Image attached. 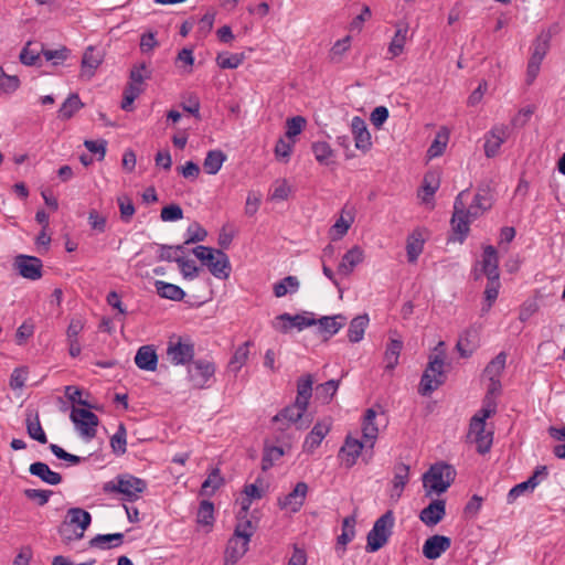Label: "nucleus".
<instances>
[{
	"label": "nucleus",
	"instance_id": "1",
	"mask_svg": "<svg viewBox=\"0 0 565 565\" xmlns=\"http://www.w3.org/2000/svg\"><path fill=\"white\" fill-rule=\"evenodd\" d=\"M468 190L461 191L454 203V214L451 218L452 230L460 237V242L469 233V225L472 220L479 217L483 212L491 207V202L486 195L476 194L473 202L466 207L465 199L468 196Z\"/></svg>",
	"mask_w": 565,
	"mask_h": 565
},
{
	"label": "nucleus",
	"instance_id": "2",
	"mask_svg": "<svg viewBox=\"0 0 565 565\" xmlns=\"http://www.w3.org/2000/svg\"><path fill=\"white\" fill-rule=\"evenodd\" d=\"M443 344L439 342L435 348V353L429 356L428 365L422 376L418 392L424 396L437 390L446 380L445 358L444 353L439 351Z\"/></svg>",
	"mask_w": 565,
	"mask_h": 565
},
{
	"label": "nucleus",
	"instance_id": "3",
	"mask_svg": "<svg viewBox=\"0 0 565 565\" xmlns=\"http://www.w3.org/2000/svg\"><path fill=\"white\" fill-rule=\"evenodd\" d=\"M192 253L215 278L227 279L230 277L231 263L223 250L199 245L192 249Z\"/></svg>",
	"mask_w": 565,
	"mask_h": 565
},
{
	"label": "nucleus",
	"instance_id": "4",
	"mask_svg": "<svg viewBox=\"0 0 565 565\" xmlns=\"http://www.w3.org/2000/svg\"><path fill=\"white\" fill-rule=\"evenodd\" d=\"M146 489L147 482L143 479L128 473L117 476L103 486L104 492L119 493L122 495V500L130 502L138 500Z\"/></svg>",
	"mask_w": 565,
	"mask_h": 565
},
{
	"label": "nucleus",
	"instance_id": "5",
	"mask_svg": "<svg viewBox=\"0 0 565 565\" xmlns=\"http://www.w3.org/2000/svg\"><path fill=\"white\" fill-rule=\"evenodd\" d=\"M455 478V470L445 463L434 465L423 476L426 495L440 494L447 491Z\"/></svg>",
	"mask_w": 565,
	"mask_h": 565
},
{
	"label": "nucleus",
	"instance_id": "6",
	"mask_svg": "<svg viewBox=\"0 0 565 565\" xmlns=\"http://www.w3.org/2000/svg\"><path fill=\"white\" fill-rule=\"evenodd\" d=\"M394 522V513L391 510L386 511L375 521L372 530L367 534V552H376L387 543L388 537L392 534Z\"/></svg>",
	"mask_w": 565,
	"mask_h": 565
},
{
	"label": "nucleus",
	"instance_id": "7",
	"mask_svg": "<svg viewBox=\"0 0 565 565\" xmlns=\"http://www.w3.org/2000/svg\"><path fill=\"white\" fill-rule=\"evenodd\" d=\"M214 374L215 365L211 361L200 359L188 365V380L193 388L209 387Z\"/></svg>",
	"mask_w": 565,
	"mask_h": 565
},
{
	"label": "nucleus",
	"instance_id": "8",
	"mask_svg": "<svg viewBox=\"0 0 565 565\" xmlns=\"http://www.w3.org/2000/svg\"><path fill=\"white\" fill-rule=\"evenodd\" d=\"M273 328L281 333L289 332L292 328L301 331L305 328L317 324L315 315L312 312H303L291 316L289 313H281L273 321Z\"/></svg>",
	"mask_w": 565,
	"mask_h": 565
},
{
	"label": "nucleus",
	"instance_id": "9",
	"mask_svg": "<svg viewBox=\"0 0 565 565\" xmlns=\"http://www.w3.org/2000/svg\"><path fill=\"white\" fill-rule=\"evenodd\" d=\"M167 356L174 365L186 364L194 356V345L181 337H172L168 342Z\"/></svg>",
	"mask_w": 565,
	"mask_h": 565
},
{
	"label": "nucleus",
	"instance_id": "10",
	"mask_svg": "<svg viewBox=\"0 0 565 565\" xmlns=\"http://www.w3.org/2000/svg\"><path fill=\"white\" fill-rule=\"evenodd\" d=\"M71 419L83 438L90 440L96 436V427L99 420L93 412L73 407Z\"/></svg>",
	"mask_w": 565,
	"mask_h": 565
},
{
	"label": "nucleus",
	"instance_id": "11",
	"mask_svg": "<svg viewBox=\"0 0 565 565\" xmlns=\"http://www.w3.org/2000/svg\"><path fill=\"white\" fill-rule=\"evenodd\" d=\"M469 437L472 438L473 443L477 445L479 454L484 455L489 452L492 446L493 433L486 430V423L482 422V419H470Z\"/></svg>",
	"mask_w": 565,
	"mask_h": 565
},
{
	"label": "nucleus",
	"instance_id": "12",
	"mask_svg": "<svg viewBox=\"0 0 565 565\" xmlns=\"http://www.w3.org/2000/svg\"><path fill=\"white\" fill-rule=\"evenodd\" d=\"M308 493V484L306 482H298L292 491L284 497L278 498V507L281 510L290 513H297L305 503Z\"/></svg>",
	"mask_w": 565,
	"mask_h": 565
},
{
	"label": "nucleus",
	"instance_id": "13",
	"mask_svg": "<svg viewBox=\"0 0 565 565\" xmlns=\"http://www.w3.org/2000/svg\"><path fill=\"white\" fill-rule=\"evenodd\" d=\"M13 266L15 270L25 279L38 280L42 277V262L35 256L18 255Z\"/></svg>",
	"mask_w": 565,
	"mask_h": 565
},
{
	"label": "nucleus",
	"instance_id": "14",
	"mask_svg": "<svg viewBox=\"0 0 565 565\" xmlns=\"http://www.w3.org/2000/svg\"><path fill=\"white\" fill-rule=\"evenodd\" d=\"M365 446H369L365 444V441L363 443L358 438L347 436L344 444L340 448L338 455L341 465L348 469L352 468L356 463L358 458L360 457L361 451Z\"/></svg>",
	"mask_w": 565,
	"mask_h": 565
},
{
	"label": "nucleus",
	"instance_id": "15",
	"mask_svg": "<svg viewBox=\"0 0 565 565\" xmlns=\"http://www.w3.org/2000/svg\"><path fill=\"white\" fill-rule=\"evenodd\" d=\"M547 477V468L539 466L534 473L526 480L514 486L508 493V502L512 503L526 491H533L540 482Z\"/></svg>",
	"mask_w": 565,
	"mask_h": 565
},
{
	"label": "nucleus",
	"instance_id": "16",
	"mask_svg": "<svg viewBox=\"0 0 565 565\" xmlns=\"http://www.w3.org/2000/svg\"><path fill=\"white\" fill-rule=\"evenodd\" d=\"M351 132L353 135L354 146L358 150L365 153L372 148L371 134L361 117L355 116L352 118Z\"/></svg>",
	"mask_w": 565,
	"mask_h": 565
},
{
	"label": "nucleus",
	"instance_id": "17",
	"mask_svg": "<svg viewBox=\"0 0 565 565\" xmlns=\"http://www.w3.org/2000/svg\"><path fill=\"white\" fill-rule=\"evenodd\" d=\"M445 500L436 499L420 511L419 520L427 526H435L445 518Z\"/></svg>",
	"mask_w": 565,
	"mask_h": 565
},
{
	"label": "nucleus",
	"instance_id": "18",
	"mask_svg": "<svg viewBox=\"0 0 565 565\" xmlns=\"http://www.w3.org/2000/svg\"><path fill=\"white\" fill-rule=\"evenodd\" d=\"M451 545L449 537L444 535H433L428 537L423 545V554L428 559H436L441 556Z\"/></svg>",
	"mask_w": 565,
	"mask_h": 565
},
{
	"label": "nucleus",
	"instance_id": "19",
	"mask_svg": "<svg viewBox=\"0 0 565 565\" xmlns=\"http://www.w3.org/2000/svg\"><path fill=\"white\" fill-rule=\"evenodd\" d=\"M355 217V210L353 206H349L348 204L344 205L342 209L339 218L335 221L333 226L331 227L330 234L332 236V239H340L343 237L351 225L354 222Z\"/></svg>",
	"mask_w": 565,
	"mask_h": 565
},
{
	"label": "nucleus",
	"instance_id": "20",
	"mask_svg": "<svg viewBox=\"0 0 565 565\" xmlns=\"http://www.w3.org/2000/svg\"><path fill=\"white\" fill-rule=\"evenodd\" d=\"M249 541L232 536L226 545L224 565H234L248 550Z\"/></svg>",
	"mask_w": 565,
	"mask_h": 565
},
{
	"label": "nucleus",
	"instance_id": "21",
	"mask_svg": "<svg viewBox=\"0 0 565 565\" xmlns=\"http://www.w3.org/2000/svg\"><path fill=\"white\" fill-rule=\"evenodd\" d=\"M509 136V128L507 126L494 127L487 136L484 143V152L488 158L494 157L501 145Z\"/></svg>",
	"mask_w": 565,
	"mask_h": 565
},
{
	"label": "nucleus",
	"instance_id": "22",
	"mask_svg": "<svg viewBox=\"0 0 565 565\" xmlns=\"http://www.w3.org/2000/svg\"><path fill=\"white\" fill-rule=\"evenodd\" d=\"M136 365L143 371L154 372L158 366V355L152 345H142L135 355Z\"/></svg>",
	"mask_w": 565,
	"mask_h": 565
},
{
	"label": "nucleus",
	"instance_id": "23",
	"mask_svg": "<svg viewBox=\"0 0 565 565\" xmlns=\"http://www.w3.org/2000/svg\"><path fill=\"white\" fill-rule=\"evenodd\" d=\"M409 481V467L403 462L397 463L394 467V478L392 480V490H391V498L395 501H397L403 491L405 486Z\"/></svg>",
	"mask_w": 565,
	"mask_h": 565
},
{
	"label": "nucleus",
	"instance_id": "24",
	"mask_svg": "<svg viewBox=\"0 0 565 565\" xmlns=\"http://www.w3.org/2000/svg\"><path fill=\"white\" fill-rule=\"evenodd\" d=\"M330 430V423L319 422L317 423L311 431L307 435L303 443V451L313 452L321 444L326 435Z\"/></svg>",
	"mask_w": 565,
	"mask_h": 565
},
{
	"label": "nucleus",
	"instance_id": "25",
	"mask_svg": "<svg viewBox=\"0 0 565 565\" xmlns=\"http://www.w3.org/2000/svg\"><path fill=\"white\" fill-rule=\"evenodd\" d=\"M482 273L488 279H499V257L495 248L491 245L486 246L482 255Z\"/></svg>",
	"mask_w": 565,
	"mask_h": 565
},
{
	"label": "nucleus",
	"instance_id": "26",
	"mask_svg": "<svg viewBox=\"0 0 565 565\" xmlns=\"http://www.w3.org/2000/svg\"><path fill=\"white\" fill-rule=\"evenodd\" d=\"M364 259V252L360 246H353L342 257L338 271L344 276L350 275L354 267L361 264Z\"/></svg>",
	"mask_w": 565,
	"mask_h": 565
},
{
	"label": "nucleus",
	"instance_id": "27",
	"mask_svg": "<svg viewBox=\"0 0 565 565\" xmlns=\"http://www.w3.org/2000/svg\"><path fill=\"white\" fill-rule=\"evenodd\" d=\"M67 523L77 526L81 531L75 534V539L79 540L84 536L85 530L90 525L92 515L81 508H71L66 514Z\"/></svg>",
	"mask_w": 565,
	"mask_h": 565
},
{
	"label": "nucleus",
	"instance_id": "28",
	"mask_svg": "<svg viewBox=\"0 0 565 565\" xmlns=\"http://www.w3.org/2000/svg\"><path fill=\"white\" fill-rule=\"evenodd\" d=\"M307 405H299L297 401L291 406L286 407L279 414L274 417V420H287L288 423L295 424L298 429L306 428L307 425L300 423L303 414L307 411Z\"/></svg>",
	"mask_w": 565,
	"mask_h": 565
},
{
	"label": "nucleus",
	"instance_id": "29",
	"mask_svg": "<svg viewBox=\"0 0 565 565\" xmlns=\"http://www.w3.org/2000/svg\"><path fill=\"white\" fill-rule=\"evenodd\" d=\"M29 471L32 476L40 478L50 486H56L62 482V476L53 471L46 463L36 461L30 465Z\"/></svg>",
	"mask_w": 565,
	"mask_h": 565
},
{
	"label": "nucleus",
	"instance_id": "30",
	"mask_svg": "<svg viewBox=\"0 0 565 565\" xmlns=\"http://www.w3.org/2000/svg\"><path fill=\"white\" fill-rule=\"evenodd\" d=\"M102 61L103 55L100 51L96 50L94 46H88L82 58V76L90 78Z\"/></svg>",
	"mask_w": 565,
	"mask_h": 565
},
{
	"label": "nucleus",
	"instance_id": "31",
	"mask_svg": "<svg viewBox=\"0 0 565 565\" xmlns=\"http://www.w3.org/2000/svg\"><path fill=\"white\" fill-rule=\"evenodd\" d=\"M376 417V412L372 408L366 409L363 423H362V434L365 444L369 445L370 448H373L374 443L379 436V428L375 425L374 420Z\"/></svg>",
	"mask_w": 565,
	"mask_h": 565
},
{
	"label": "nucleus",
	"instance_id": "32",
	"mask_svg": "<svg viewBox=\"0 0 565 565\" xmlns=\"http://www.w3.org/2000/svg\"><path fill=\"white\" fill-rule=\"evenodd\" d=\"M152 75V71L148 67L146 62L135 64L129 74V84L127 87L139 88L140 93L143 92V84Z\"/></svg>",
	"mask_w": 565,
	"mask_h": 565
},
{
	"label": "nucleus",
	"instance_id": "33",
	"mask_svg": "<svg viewBox=\"0 0 565 565\" xmlns=\"http://www.w3.org/2000/svg\"><path fill=\"white\" fill-rule=\"evenodd\" d=\"M124 533L97 534L89 541L92 548L110 550L124 543Z\"/></svg>",
	"mask_w": 565,
	"mask_h": 565
},
{
	"label": "nucleus",
	"instance_id": "34",
	"mask_svg": "<svg viewBox=\"0 0 565 565\" xmlns=\"http://www.w3.org/2000/svg\"><path fill=\"white\" fill-rule=\"evenodd\" d=\"M25 426L28 435L41 443L46 444L47 437L42 428V425L40 423L39 414L36 412L28 411L26 418H25Z\"/></svg>",
	"mask_w": 565,
	"mask_h": 565
},
{
	"label": "nucleus",
	"instance_id": "35",
	"mask_svg": "<svg viewBox=\"0 0 565 565\" xmlns=\"http://www.w3.org/2000/svg\"><path fill=\"white\" fill-rule=\"evenodd\" d=\"M408 25L406 23H398L394 38L392 39L388 53L391 54V58H394L401 55L404 51V46L407 41Z\"/></svg>",
	"mask_w": 565,
	"mask_h": 565
},
{
	"label": "nucleus",
	"instance_id": "36",
	"mask_svg": "<svg viewBox=\"0 0 565 565\" xmlns=\"http://www.w3.org/2000/svg\"><path fill=\"white\" fill-rule=\"evenodd\" d=\"M403 341L401 339L391 338L384 353V363L386 370H394L398 364Z\"/></svg>",
	"mask_w": 565,
	"mask_h": 565
},
{
	"label": "nucleus",
	"instance_id": "37",
	"mask_svg": "<svg viewBox=\"0 0 565 565\" xmlns=\"http://www.w3.org/2000/svg\"><path fill=\"white\" fill-rule=\"evenodd\" d=\"M369 324V316L366 313L353 318L350 322L348 330V338L352 343L360 342L363 337L365 329Z\"/></svg>",
	"mask_w": 565,
	"mask_h": 565
},
{
	"label": "nucleus",
	"instance_id": "38",
	"mask_svg": "<svg viewBox=\"0 0 565 565\" xmlns=\"http://www.w3.org/2000/svg\"><path fill=\"white\" fill-rule=\"evenodd\" d=\"M154 286H156L157 294L161 298L180 301L185 296V292L183 291L182 288H180L177 285L170 284V282L157 280L154 282Z\"/></svg>",
	"mask_w": 565,
	"mask_h": 565
},
{
	"label": "nucleus",
	"instance_id": "39",
	"mask_svg": "<svg viewBox=\"0 0 565 565\" xmlns=\"http://www.w3.org/2000/svg\"><path fill=\"white\" fill-rule=\"evenodd\" d=\"M300 282L296 276H287L274 284L273 291L277 298L285 297L287 294H296L299 290Z\"/></svg>",
	"mask_w": 565,
	"mask_h": 565
},
{
	"label": "nucleus",
	"instance_id": "40",
	"mask_svg": "<svg viewBox=\"0 0 565 565\" xmlns=\"http://www.w3.org/2000/svg\"><path fill=\"white\" fill-rule=\"evenodd\" d=\"M500 280L499 279H488V284L484 289V300L481 307V315H486L489 312L493 303L495 302L499 290H500Z\"/></svg>",
	"mask_w": 565,
	"mask_h": 565
},
{
	"label": "nucleus",
	"instance_id": "41",
	"mask_svg": "<svg viewBox=\"0 0 565 565\" xmlns=\"http://www.w3.org/2000/svg\"><path fill=\"white\" fill-rule=\"evenodd\" d=\"M225 160L226 156L223 151L211 150L204 159L203 168L207 174H216L221 170Z\"/></svg>",
	"mask_w": 565,
	"mask_h": 565
},
{
	"label": "nucleus",
	"instance_id": "42",
	"mask_svg": "<svg viewBox=\"0 0 565 565\" xmlns=\"http://www.w3.org/2000/svg\"><path fill=\"white\" fill-rule=\"evenodd\" d=\"M313 379L310 374L305 375L298 380L297 383V397L296 401L299 405L309 404V399L312 395Z\"/></svg>",
	"mask_w": 565,
	"mask_h": 565
},
{
	"label": "nucleus",
	"instance_id": "43",
	"mask_svg": "<svg viewBox=\"0 0 565 565\" xmlns=\"http://www.w3.org/2000/svg\"><path fill=\"white\" fill-rule=\"evenodd\" d=\"M355 523L356 519L354 515H350L342 521V533L338 536L337 543L342 546V553L345 551V546L355 536Z\"/></svg>",
	"mask_w": 565,
	"mask_h": 565
},
{
	"label": "nucleus",
	"instance_id": "44",
	"mask_svg": "<svg viewBox=\"0 0 565 565\" xmlns=\"http://www.w3.org/2000/svg\"><path fill=\"white\" fill-rule=\"evenodd\" d=\"M345 317L342 315H337L333 317H322L317 320V324H319L320 331L333 335L335 334L344 324Z\"/></svg>",
	"mask_w": 565,
	"mask_h": 565
},
{
	"label": "nucleus",
	"instance_id": "45",
	"mask_svg": "<svg viewBox=\"0 0 565 565\" xmlns=\"http://www.w3.org/2000/svg\"><path fill=\"white\" fill-rule=\"evenodd\" d=\"M476 338L477 333L475 330H466L459 338L457 342V350L460 352V355L463 358H468L471 355L473 350L476 349Z\"/></svg>",
	"mask_w": 565,
	"mask_h": 565
},
{
	"label": "nucleus",
	"instance_id": "46",
	"mask_svg": "<svg viewBox=\"0 0 565 565\" xmlns=\"http://www.w3.org/2000/svg\"><path fill=\"white\" fill-rule=\"evenodd\" d=\"M252 345L250 341H246L241 344L234 352L228 367L233 372H238L247 362L249 355V347Z\"/></svg>",
	"mask_w": 565,
	"mask_h": 565
},
{
	"label": "nucleus",
	"instance_id": "47",
	"mask_svg": "<svg viewBox=\"0 0 565 565\" xmlns=\"http://www.w3.org/2000/svg\"><path fill=\"white\" fill-rule=\"evenodd\" d=\"M440 184L439 175L436 172H427L423 180V186H422V200L424 202L429 201L435 192L438 190Z\"/></svg>",
	"mask_w": 565,
	"mask_h": 565
},
{
	"label": "nucleus",
	"instance_id": "48",
	"mask_svg": "<svg viewBox=\"0 0 565 565\" xmlns=\"http://www.w3.org/2000/svg\"><path fill=\"white\" fill-rule=\"evenodd\" d=\"M312 152L320 164L329 166L332 163L333 150L326 141H317L312 145Z\"/></svg>",
	"mask_w": 565,
	"mask_h": 565
},
{
	"label": "nucleus",
	"instance_id": "49",
	"mask_svg": "<svg viewBox=\"0 0 565 565\" xmlns=\"http://www.w3.org/2000/svg\"><path fill=\"white\" fill-rule=\"evenodd\" d=\"M424 248V239L419 233H413L407 238L406 252L409 263H415Z\"/></svg>",
	"mask_w": 565,
	"mask_h": 565
},
{
	"label": "nucleus",
	"instance_id": "50",
	"mask_svg": "<svg viewBox=\"0 0 565 565\" xmlns=\"http://www.w3.org/2000/svg\"><path fill=\"white\" fill-rule=\"evenodd\" d=\"M83 107L78 95L72 94L60 107L58 117L61 119H70L76 111Z\"/></svg>",
	"mask_w": 565,
	"mask_h": 565
},
{
	"label": "nucleus",
	"instance_id": "51",
	"mask_svg": "<svg viewBox=\"0 0 565 565\" xmlns=\"http://www.w3.org/2000/svg\"><path fill=\"white\" fill-rule=\"evenodd\" d=\"M507 355L504 352H500L494 359H492L484 369V375L489 380L499 379L502 371L504 370Z\"/></svg>",
	"mask_w": 565,
	"mask_h": 565
},
{
	"label": "nucleus",
	"instance_id": "52",
	"mask_svg": "<svg viewBox=\"0 0 565 565\" xmlns=\"http://www.w3.org/2000/svg\"><path fill=\"white\" fill-rule=\"evenodd\" d=\"M244 60V53H221L216 57V63L221 68L234 70L237 68Z\"/></svg>",
	"mask_w": 565,
	"mask_h": 565
},
{
	"label": "nucleus",
	"instance_id": "53",
	"mask_svg": "<svg viewBox=\"0 0 565 565\" xmlns=\"http://www.w3.org/2000/svg\"><path fill=\"white\" fill-rule=\"evenodd\" d=\"M184 254V245L169 246L159 245L158 258L159 260L175 262Z\"/></svg>",
	"mask_w": 565,
	"mask_h": 565
},
{
	"label": "nucleus",
	"instance_id": "54",
	"mask_svg": "<svg viewBox=\"0 0 565 565\" xmlns=\"http://www.w3.org/2000/svg\"><path fill=\"white\" fill-rule=\"evenodd\" d=\"M222 483L223 478L221 477L220 470L217 468L213 469L205 481L202 483L201 494L210 495L214 493V491L218 489Z\"/></svg>",
	"mask_w": 565,
	"mask_h": 565
},
{
	"label": "nucleus",
	"instance_id": "55",
	"mask_svg": "<svg viewBox=\"0 0 565 565\" xmlns=\"http://www.w3.org/2000/svg\"><path fill=\"white\" fill-rule=\"evenodd\" d=\"M177 264L185 279L193 280L200 274V268L196 266L195 262L193 259L185 258L183 255L180 259H177Z\"/></svg>",
	"mask_w": 565,
	"mask_h": 565
},
{
	"label": "nucleus",
	"instance_id": "56",
	"mask_svg": "<svg viewBox=\"0 0 565 565\" xmlns=\"http://www.w3.org/2000/svg\"><path fill=\"white\" fill-rule=\"evenodd\" d=\"M207 236V232L199 223L194 222L189 225L185 233V241L182 245L203 242Z\"/></svg>",
	"mask_w": 565,
	"mask_h": 565
},
{
	"label": "nucleus",
	"instance_id": "57",
	"mask_svg": "<svg viewBox=\"0 0 565 565\" xmlns=\"http://www.w3.org/2000/svg\"><path fill=\"white\" fill-rule=\"evenodd\" d=\"M284 456V449L277 446L266 447L262 459L263 470H268Z\"/></svg>",
	"mask_w": 565,
	"mask_h": 565
},
{
	"label": "nucleus",
	"instance_id": "58",
	"mask_svg": "<svg viewBox=\"0 0 565 565\" xmlns=\"http://www.w3.org/2000/svg\"><path fill=\"white\" fill-rule=\"evenodd\" d=\"M20 87V79L15 75H8L0 67V93L12 94Z\"/></svg>",
	"mask_w": 565,
	"mask_h": 565
},
{
	"label": "nucleus",
	"instance_id": "59",
	"mask_svg": "<svg viewBox=\"0 0 565 565\" xmlns=\"http://www.w3.org/2000/svg\"><path fill=\"white\" fill-rule=\"evenodd\" d=\"M339 387V381L330 380L317 386L316 392L318 398L324 403H329Z\"/></svg>",
	"mask_w": 565,
	"mask_h": 565
},
{
	"label": "nucleus",
	"instance_id": "60",
	"mask_svg": "<svg viewBox=\"0 0 565 565\" xmlns=\"http://www.w3.org/2000/svg\"><path fill=\"white\" fill-rule=\"evenodd\" d=\"M214 522V505L207 500L200 503L198 510V523L202 525H212Z\"/></svg>",
	"mask_w": 565,
	"mask_h": 565
},
{
	"label": "nucleus",
	"instance_id": "61",
	"mask_svg": "<svg viewBox=\"0 0 565 565\" xmlns=\"http://www.w3.org/2000/svg\"><path fill=\"white\" fill-rule=\"evenodd\" d=\"M497 412V402L493 396L486 395L482 407L472 416V418L482 419L486 423L488 418Z\"/></svg>",
	"mask_w": 565,
	"mask_h": 565
},
{
	"label": "nucleus",
	"instance_id": "62",
	"mask_svg": "<svg viewBox=\"0 0 565 565\" xmlns=\"http://www.w3.org/2000/svg\"><path fill=\"white\" fill-rule=\"evenodd\" d=\"M126 429L125 426L120 424L118 430L110 438V446L115 454L124 455L126 452Z\"/></svg>",
	"mask_w": 565,
	"mask_h": 565
},
{
	"label": "nucleus",
	"instance_id": "63",
	"mask_svg": "<svg viewBox=\"0 0 565 565\" xmlns=\"http://www.w3.org/2000/svg\"><path fill=\"white\" fill-rule=\"evenodd\" d=\"M117 203L121 220L124 222H129L136 212L132 200L128 195L124 194L117 198Z\"/></svg>",
	"mask_w": 565,
	"mask_h": 565
},
{
	"label": "nucleus",
	"instance_id": "64",
	"mask_svg": "<svg viewBox=\"0 0 565 565\" xmlns=\"http://www.w3.org/2000/svg\"><path fill=\"white\" fill-rule=\"evenodd\" d=\"M351 46V36L347 35L341 40H338L330 50V58L333 62H340L344 53Z\"/></svg>",
	"mask_w": 565,
	"mask_h": 565
}]
</instances>
